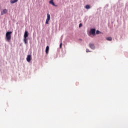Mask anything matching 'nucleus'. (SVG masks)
I'll list each match as a JSON object with an SVG mask.
<instances>
[{
  "label": "nucleus",
  "mask_w": 128,
  "mask_h": 128,
  "mask_svg": "<svg viewBox=\"0 0 128 128\" xmlns=\"http://www.w3.org/2000/svg\"><path fill=\"white\" fill-rule=\"evenodd\" d=\"M11 34H12V32H8L6 33V39L7 42H10L12 40V35Z\"/></svg>",
  "instance_id": "obj_1"
},
{
  "label": "nucleus",
  "mask_w": 128,
  "mask_h": 128,
  "mask_svg": "<svg viewBox=\"0 0 128 128\" xmlns=\"http://www.w3.org/2000/svg\"><path fill=\"white\" fill-rule=\"evenodd\" d=\"M50 20V15L49 14H47V19L46 20V24H48V22Z\"/></svg>",
  "instance_id": "obj_2"
},
{
  "label": "nucleus",
  "mask_w": 128,
  "mask_h": 128,
  "mask_svg": "<svg viewBox=\"0 0 128 128\" xmlns=\"http://www.w3.org/2000/svg\"><path fill=\"white\" fill-rule=\"evenodd\" d=\"M90 34H92V36H96V29H91L90 30Z\"/></svg>",
  "instance_id": "obj_3"
},
{
  "label": "nucleus",
  "mask_w": 128,
  "mask_h": 128,
  "mask_svg": "<svg viewBox=\"0 0 128 128\" xmlns=\"http://www.w3.org/2000/svg\"><path fill=\"white\" fill-rule=\"evenodd\" d=\"M8 13L7 9H4L1 12V16H4V14H6Z\"/></svg>",
  "instance_id": "obj_4"
},
{
  "label": "nucleus",
  "mask_w": 128,
  "mask_h": 128,
  "mask_svg": "<svg viewBox=\"0 0 128 128\" xmlns=\"http://www.w3.org/2000/svg\"><path fill=\"white\" fill-rule=\"evenodd\" d=\"M26 60L28 62H30L32 60V56L30 55H28L26 58Z\"/></svg>",
  "instance_id": "obj_5"
},
{
  "label": "nucleus",
  "mask_w": 128,
  "mask_h": 128,
  "mask_svg": "<svg viewBox=\"0 0 128 128\" xmlns=\"http://www.w3.org/2000/svg\"><path fill=\"white\" fill-rule=\"evenodd\" d=\"M89 46L92 50H94V48H95L94 44H89Z\"/></svg>",
  "instance_id": "obj_6"
},
{
  "label": "nucleus",
  "mask_w": 128,
  "mask_h": 128,
  "mask_svg": "<svg viewBox=\"0 0 128 128\" xmlns=\"http://www.w3.org/2000/svg\"><path fill=\"white\" fill-rule=\"evenodd\" d=\"M49 4H52V6H58L56 5L54 2V0H50Z\"/></svg>",
  "instance_id": "obj_7"
},
{
  "label": "nucleus",
  "mask_w": 128,
  "mask_h": 128,
  "mask_svg": "<svg viewBox=\"0 0 128 128\" xmlns=\"http://www.w3.org/2000/svg\"><path fill=\"white\" fill-rule=\"evenodd\" d=\"M48 50H50V47L48 46H46V52L47 54H48Z\"/></svg>",
  "instance_id": "obj_8"
},
{
  "label": "nucleus",
  "mask_w": 128,
  "mask_h": 128,
  "mask_svg": "<svg viewBox=\"0 0 128 128\" xmlns=\"http://www.w3.org/2000/svg\"><path fill=\"white\" fill-rule=\"evenodd\" d=\"M28 36V31H26L24 34V38H27Z\"/></svg>",
  "instance_id": "obj_9"
},
{
  "label": "nucleus",
  "mask_w": 128,
  "mask_h": 128,
  "mask_svg": "<svg viewBox=\"0 0 128 128\" xmlns=\"http://www.w3.org/2000/svg\"><path fill=\"white\" fill-rule=\"evenodd\" d=\"M18 1V0H10V2L11 4H14L15 2H17Z\"/></svg>",
  "instance_id": "obj_10"
},
{
  "label": "nucleus",
  "mask_w": 128,
  "mask_h": 128,
  "mask_svg": "<svg viewBox=\"0 0 128 128\" xmlns=\"http://www.w3.org/2000/svg\"><path fill=\"white\" fill-rule=\"evenodd\" d=\"M24 44H28V39L24 37Z\"/></svg>",
  "instance_id": "obj_11"
},
{
  "label": "nucleus",
  "mask_w": 128,
  "mask_h": 128,
  "mask_svg": "<svg viewBox=\"0 0 128 128\" xmlns=\"http://www.w3.org/2000/svg\"><path fill=\"white\" fill-rule=\"evenodd\" d=\"M106 40H109V41H112V37H107L106 38Z\"/></svg>",
  "instance_id": "obj_12"
},
{
  "label": "nucleus",
  "mask_w": 128,
  "mask_h": 128,
  "mask_svg": "<svg viewBox=\"0 0 128 128\" xmlns=\"http://www.w3.org/2000/svg\"><path fill=\"white\" fill-rule=\"evenodd\" d=\"M85 8H86V10H88V8H90V5H86Z\"/></svg>",
  "instance_id": "obj_13"
},
{
  "label": "nucleus",
  "mask_w": 128,
  "mask_h": 128,
  "mask_svg": "<svg viewBox=\"0 0 128 128\" xmlns=\"http://www.w3.org/2000/svg\"><path fill=\"white\" fill-rule=\"evenodd\" d=\"M86 52H90V50L88 49H86Z\"/></svg>",
  "instance_id": "obj_14"
},
{
  "label": "nucleus",
  "mask_w": 128,
  "mask_h": 128,
  "mask_svg": "<svg viewBox=\"0 0 128 128\" xmlns=\"http://www.w3.org/2000/svg\"><path fill=\"white\" fill-rule=\"evenodd\" d=\"M82 24H80L79 28H82Z\"/></svg>",
  "instance_id": "obj_15"
},
{
  "label": "nucleus",
  "mask_w": 128,
  "mask_h": 128,
  "mask_svg": "<svg viewBox=\"0 0 128 128\" xmlns=\"http://www.w3.org/2000/svg\"><path fill=\"white\" fill-rule=\"evenodd\" d=\"M96 34H100V31L96 30Z\"/></svg>",
  "instance_id": "obj_16"
},
{
  "label": "nucleus",
  "mask_w": 128,
  "mask_h": 128,
  "mask_svg": "<svg viewBox=\"0 0 128 128\" xmlns=\"http://www.w3.org/2000/svg\"><path fill=\"white\" fill-rule=\"evenodd\" d=\"M62 43H60V48H62Z\"/></svg>",
  "instance_id": "obj_17"
}]
</instances>
